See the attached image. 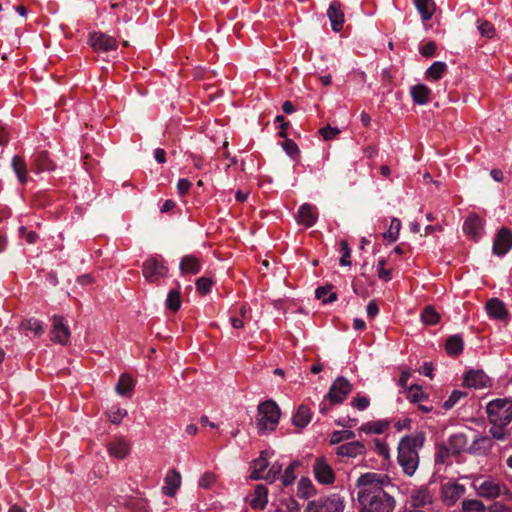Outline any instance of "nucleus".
<instances>
[{"mask_svg": "<svg viewBox=\"0 0 512 512\" xmlns=\"http://www.w3.org/2000/svg\"><path fill=\"white\" fill-rule=\"evenodd\" d=\"M340 252L342 254L340 258V265L341 266H350V256H351V249L348 246V243L346 240L340 241Z\"/></svg>", "mask_w": 512, "mask_h": 512, "instance_id": "obj_47", "label": "nucleus"}, {"mask_svg": "<svg viewBox=\"0 0 512 512\" xmlns=\"http://www.w3.org/2000/svg\"><path fill=\"white\" fill-rule=\"evenodd\" d=\"M343 510L344 503L342 499L334 494L308 502L304 512H342Z\"/></svg>", "mask_w": 512, "mask_h": 512, "instance_id": "obj_7", "label": "nucleus"}, {"mask_svg": "<svg viewBox=\"0 0 512 512\" xmlns=\"http://www.w3.org/2000/svg\"><path fill=\"white\" fill-rule=\"evenodd\" d=\"M315 296L323 304L332 303L337 300V294L332 291L331 286L318 287L315 291Z\"/></svg>", "mask_w": 512, "mask_h": 512, "instance_id": "obj_34", "label": "nucleus"}, {"mask_svg": "<svg viewBox=\"0 0 512 512\" xmlns=\"http://www.w3.org/2000/svg\"><path fill=\"white\" fill-rule=\"evenodd\" d=\"M245 320L241 317L231 316L230 323L234 329H241L244 327Z\"/></svg>", "mask_w": 512, "mask_h": 512, "instance_id": "obj_62", "label": "nucleus"}, {"mask_svg": "<svg viewBox=\"0 0 512 512\" xmlns=\"http://www.w3.org/2000/svg\"><path fill=\"white\" fill-rule=\"evenodd\" d=\"M282 148L290 157L294 158L299 154V148L297 144L290 139H287L282 143Z\"/></svg>", "mask_w": 512, "mask_h": 512, "instance_id": "obj_54", "label": "nucleus"}, {"mask_svg": "<svg viewBox=\"0 0 512 512\" xmlns=\"http://www.w3.org/2000/svg\"><path fill=\"white\" fill-rule=\"evenodd\" d=\"M316 494V490L311 482H299L297 487V496L302 499H308Z\"/></svg>", "mask_w": 512, "mask_h": 512, "instance_id": "obj_41", "label": "nucleus"}, {"mask_svg": "<svg viewBox=\"0 0 512 512\" xmlns=\"http://www.w3.org/2000/svg\"><path fill=\"white\" fill-rule=\"evenodd\" d=\"M446 70L447 64L445 62L436 61L426 70V79L430 81H438L443 77Z\"/></svg>", "mask_w": 512, "mask_h": 512, "instance_id": "obj_29", "label": "nucleus"}, {"mask_svg": "<svg viewBox=\"0 0 512 512\" xmlns=\"http://www.w3.org/2000/svg\"><path fill=\"white\" fill-rule=\"evenodd\" d=\"M134 388V381L133 379L127 375L122 374L118 380V383L116 385V391L119 395L125 396L128 393H130Z\"/></svg>", "mask_w": 512, "mask_h": 512, "instance_id": "obj_33", "label": "nucleus"}, {"mask_svg": "<svg viewBox=\"0 0 512 512\" xmlns=\"http://www.w3.org/2000/svg\"><path fill=\"white\" fill-rule=\"evenodd\" d=\"M393 488L391 482H359L358 500L363 506L362 512H392L395 500L385 489Z\"/></svg>", "mask_w": 512, "mask_h": 512, "instance_id": "obj_1", "label": "nucleus"}, {"mask_svg": "<svg viewBox=\"0 0 512 512\" xmlns=\"http://www.w3.org/2000/svg\"><path fill=\"white\" fill-rule=\"evenodd\" d=\"M485 309L490 318L496 320H506L508 318V311L505 304L498 298L488 300Z\"/></svg>", "mask_w": 512, "mask_h": 512, "instance_id": "obj_20", "label": "nucleus"}, {"mask_svg": "<svg viewBox=\"0 0 512 512\" xmlns=\"http://www.w3.org/2000/svg\"><path fill=\"white\" fill-rule=\"evenodd\" d=\"M246 501L253 509H264L268 502V489L262 484L256 485L254 492L246 497Z\"/></svg>", "mask_w": 512, "mask_h": 512, "instance_id": "obj_19", "label": "nucleus"}, {"mask_svg": "<svg viewBox=\"0 0 512 512\" xmlns=\"http://www.w3.org/2000/svg\"><path fill=\"white\" fill-rule=\"evenodd\" d=\"M311 420V413L308 407L301 405L293 416V424L299 428L307 426Z\"/></svg>", "mask_w": 512, "mask_h": 512, "instance_id": "obj_31", "label": "nucleus"}, {"mask_svg": "<svg viewBox=\"0 0 512 512\" xmlns=\"http://www.w3.org/2000/svg\"><path fill=\"white\" fill-rule=\"evenodd\" d=\"M493 447L492 439L485 434L477 433L468 447V453L476 456H485Z\"/></svg>", "mask_w": 512, "mask_h": 512, "instance_id": "obj_13", "label": "nucleus"}, {"mask_svg": "<svg viewBox=\"0 0 512 512\" xmlns=\"http://www.w3.org/2000/svg\"><path fill=\"white\" fill-rule=\"evenodd\" d=\"M475 489L479 496L485 498H496L502 494H508L506 487L495 482H480V485L475 486Z\"/></svg>", "mask_w": 512, "mask_h": 512, "instance_id": "obj_16", "label": "nucleus"}, {"mask_svg": "<svg viewBox=\"0 0 512 512\" xmlns=\"http://www.w3.org/2000/svg\"><path fill=\"white\" fill-rule=\"evenodd\" d=\"M280 408L273 400H267L258 405L256 418L257 428L265 434L274 431L280 419Z\"/></svg>", "mask_w": 512, "mask_h": 512, "instance_id": "obj_4", "label": "nucleus"}, {"mask_svg": "<svg viewBox=\"0 0 512 512\" xmlns=\"http://www.w3.org/2000/svg\"><path fill=\"white\" fill-rule=\"evenodd\" d=\"M201 270L199 260L192 255H186L181 259L180 271L182 274H197Z\"/></svg>", "mask_w": 512, "mask_h": 512, "instance_id": "obj_26", "label": "nucleus"}, {"mask_svg": "<svg viewBox=\"0 0 512 512\" xmlns=\"http://www.w3.org/2000/svg\"><path fill=\"white\" fill-rule=\"evenodd\" d=\"M410 95L414 103L426 105L430 101L431 90L424 84H417L410 88Z\"/></svg>", "mask_w": 512, "mask_h": 512, "instance_id": "obj_24", "label": "nucleus"}, {"mask_svg": "<svg viewBox=\"0 0 512 512\" xmlns=\"http://www.w3.org/2000/svg\"><path fill=\"white\" fill-rule=\"evenodd\" d=\"M421 318L425 324L434 325L439 321L440 316L432 307H426Z\"/></svg>", "mask_w": 512, "mask_h": 512, "instance_id": "obj_45", "label": "nucleus"}, {"mask_svg": "<svg viewBox=\"0 0 512 512\" xmlns=\"http://www.w3.org/2000/svg\"><path fill=\"white\" fill-rule=\"evenodd\" d=\"M89 43L97 52H107L117 47L116 39L102 32L90 34Z\"/></svg>", "mask_w": 512, "mask_h": 512, "instance_id": "obj_9", "label": "nucleus"}, {"mask_svg": "<svg viewBox=\"0 0 512 512\" xmlns=\"http://www.w3.org/2000/svg\"><path fill=\"white\" fill-rule=\"evenodd\" d=\"M400 229L401 221L398 218H393L391 220L388 231L384 233V238L388 239L391 242L396 241L399 237Z\"/></svg>", "mask_w": 512, "mask_h": 512, "instance_id": "obj_40", "label": "nucleus"}, {"mask_svg": "<svg viewBox=\"0 0 512 512\" xmlns=\"http://www.w3.org/2000/svg\"><path fill=\"white\" fill-rule=\"evenodd\" d=\"M127 415V411L120 407H112L108 412L109 420L114 424H119Z\"/></svg>", "mask_w": 512, "mask_h": 512, "instance_id": "obj_48", "label": "nucleus"}, {"mask_svg": "<svg viewBox=\"0 0 512 512\" xmlns=\"http://www.w3.org/2000/svg\"><path fill=\"white\" fill-rule=\"evenodd\" d=\"M411 377V373L409 371H403L399 378V385L403 388L408 386V381Z\"/></svg>", "mask_w": 512, "mask_h": 512, "instance_id": "obj_63", "label": "nucleus"}, {"mask_svg": "<svg viewBox=\"0 0 512 512\" xmlns=\"http://www.w3.org/2000/svg\"><path fill=\"white\" fill-rule=\"evenodd\" d=\"M297 222L305 227H312L318 219L317 208L309 203L302 204L297 212Z\"/></svg>", "mask_w": 512, "mask_h": 512, "instance_id": "obj_15", "label": "nucleus"}, {"mask_svg": "<svg viewBox=\"0 0 512 512\" xmlns=\"http://www.w3.org/2000/svg\"><path fill=\"white\" fill-rule=\"evenodd\" d=\"M302 466L301 462L293 461L290 465L285 469L284 474L282 476V480H295L297 478V474L295 470Z\"/></svg>", "mask_w": 512, "mask_h": 512, "instance_id": "obj_52", "label": "nucleus"}, {"mask_svg": "<svg viewBox=\"0 0 512 512\" xmlns=\"http://www.w3.org/2000/svg\"><path fill=\"white\" fill-rule=\"evenodd\" d=\"M339 133H340V130L337 127H332L330 125H327L320 129V134L324 140H332Z\"/></svg>", "mask_w": 512, "mask_h": 512, "instance_id": "obj_55", "label": "nucleus"}, {"mask_svg": "<svg viewBox=\"0 0 512 512\" xmlns=\"http://www.w3.org/2000/svg\"><path fill=\"white\" fill-rule=\"evenodd\" d=\"M366 451L365 445L360 441H351L339 445L336 448V454L339 457L356 458L363 455Z\"/></svg>", "mask_w": 512, "mask_h": 512, "instance_id": "obj_17", "label": "nucleus"}, {"mask_svg": "<svg viewBox=\"0 0 512 512\" xmlns=\"http://www.w3.org/2000/svg\"><path fill=\"white\" fill-rule=\"evenodd\" d=\"M366 311H367L368 316L373 318L378 314L379 308L374 301H371L368 303Z\"/></svg>", "mask_w": 512, "mask_h": 512, "instance_id": "obj_61", "label": "nucleus"}, {"mask_svg": "<svg viewBox=\"0 0 512 512\" xmlns=\"http://www.w3.org/2000/svg\"><path fill=\"white\" fill-rule=\"evenodd\" d=\"M507 425H492L489 432L493 439L506 440L510 436V432L506 429Z\"/></svg>", "mask_w": 512, "mask_h": 512, "instance_id": "obj_42", "label": "nucleus"}, {"mask_svg": "<svg viewBox=\"0 0 512 512\" xmlns=\"http://www.w3.org/2000/svg\"><path fill=\"white\" fill-rule=\"evenodd\" d=\"M476 27L480 35L484 38L491 39L495 36L496 30L492 23L484 19H478Z\"/></svg>", "mask_w": 512, "mask_h": 512, "instance_id": "obj_37", "label": "nucleus"}, {"mask_svg": "<svg viewBox=\"0 0 512 512\" xmlns=\"http://www.w3.org/2000/svg\"><path fill=\"white\" fill-rule=\"evenodd\" d=\"M355 434L350 430L334 431L330 438L331 444H339L343 440L353 439Z\"/></svg>", "mask_w": 512, "mask_h": 512, "instance_id": "obj_44", "label": "nucleus"}, {"mask_svg": "<svg viewBox=\"0 0 512 512\" xmlns=\"http://www.w3.org/2000/svg\"><path fill=\"white\" fill-rule=\"evenodd\" d=\"M446 351L449 355L455 356L462 352L463 350V340L458 335L450 336L445 345Z\"/></svg>", "mask_w": 512, "mask_h": 512, "instance_id": "obj_32", "label": "nucleus"}, {"mask_svg": "<svg viewBox=\"0 0 512 512\" xmlns=\"http://www.w3.org/2000/svg\"><path fill=\"white\" fill-rule=\"evenodd\" d=\"M512 248V233L502 228L497 233L493 243V253L499 257L506 255Z\"/></svg>", "mask_w": 512, "mask_h": 512, "instance_id": "obj_10", "label": "nucleus"}, {"mask_svg": "<svg viewBox=\"0 0 512 512\" xmlns=\"http://www.w3.org/2000/svg\"><path fill=\"white\" fill-rule=\"evenodd\" d=\"M419 372L427 377L432 378L433 377V367L431 363H424L420 369Z\"/></svg>", "mask_w": 512, "mask_h": 512, "instance_id": "obj_60", "label": "nucleus"}, {"mask_svg": "<svg viewBox=\"0 0 512 512\" xmlns=\"http://www.w3.org/2000/svg\"><path fill=\"white\" fill-rule=\"evenodd\" d=\"M422 442L423 438L419 435L406 436L401 439L398 445V463L408 477L413 476L418 468V449Z\"/></svg>", "mask_w": 512, "mask_h": 512, "instance_id": "obj_2", "label": "nucleus"}, {"mask_svg": "<svg viewBox=\"0 0 512 512\" xmlns=\"http://www.w3.org/2000/svg\"><path fill=\"white\" fill-rule=\"evenodd\" d=\"M11 165H12L13 171L15 172V174L18 178V181L21 184H25L28 180V175H27V168H26V163H25L24 159L19 156H14L12 159Z\"/></svg>", "mask_w": 512, "mask_h": 512, "instance_id": "obj_30", "label": "nucleus"}, {"mask_svg": "<svg viewBox=\"0 0 512 512\" xmlns=\"http://www.w3.org/2000/svg\"><path fill=\"white\" fill-rule=\"evenodd\" d=\"M70 338V330L64 324L63 318L60 316L53 317V325L51 330V340L55 343L65 345Z\"/></svg>", "mask_w": 512, "mask_h": 512, "instance_id": "obj_14", "label": "nucleus"}, {"mask_svg": "<svg viewBox=\"0 0 512 512\" xmlns=\"http://www.w3.org/2000/svg\"><path fill=\"white\" fill-rule=\"evenodd\" d=\"M407 398L412 403H421V402H423L424 400L427 399V396L422 391L421 387H419L418 385H411L408 388Z\"/></svg>", "mask_w": 512, "mask_h": 512, "instance_id": "obj_39", "label": "nucleus"}, {"mask_svg": "<svg viewBox=\"0 0 512 512\" xmlns=\"http://www.w3.org/2000/svg\"><path fill=\"white\" fill-rule=\"evenodd\" d=\"M414 4L423 22H426L432 18L436 9L433 0H414Z\"/></svg>", "mask_w": 512, "mask_h": 512, "instance_id": "obj_27", "label": "nucleus"}, {"mask_svg": "<svg viewBox=\"0 0 512 512\" xmlns=\"http://www.w3.org/2000/svg\"><path fill=\"white\" fill-rule=\"evenodd\" d=\"M447 446L453 455H458L461 452H468V440L465 434L455 433L451 435L447 441Z\"/></svg>", "mask_w": 512, "mask_h": 512, "instance_id": "obj_23", "label": "nucleus"}, {"mask_svg": "<svg viewBox=\"0 0 512 512\" xmlns=\"http://www.w3.org/2000/svg\"><path fill=\"white\" fill-rule=\"evenodd\" d=\"M463 383L469 388L483 389L491 386V379L482 370H470L465 373Z\"/></svg>", "mask_w": 512, "mask_h": 512, "instance_id": "obj_12", "label": "nucleus"}, {"mask_svg": "<svg viewBox=\"0 0 512 512\" xmlns=\"http://www.w3.org/2000/svg\"><path fill=\"white\" fill-rule=\"evenodd\" d=\"M20 328L22 330L31 331L35 336H39L44 332L43 323L38 319H27L21 322Z\"/></svg>", "mask_w": 512, "mask_h": 512, "instance_id": "obj_36", "label": "nucleus"}, {"mask_svg": "<svg viewBox=\"0 0 512 512\" xmlns=\"http://www.w3.org/2000/svg\"><path fill=\"white\" fill-rule=\"evenodd\" d=\"M462 507L465 512H484V505L478 500H465Z\"/></svg>", "mask_w": 512, "mask_h": 512, "instance_id": "obj_49", "label": "nucleus"}, {"mask_svg": "<svg viewBox=\"0 0 512 512\" xmlns=\"http://www.w3.org/2000/svg\"><path fill=\"white\" fill-rule=\"evenodd\" d=\"M181 482H168L165 486L162 487V492L165 495H168L170 497H174L177 490L180 487Z\"/></svg>", "mask_w": 512, "mask_h": 512, "instance_id": "obj_57", "label": "nucleus"}, {"mask_svg": "<svg viewBox=\"0 0 512 512\" xmlns=\"http://www.w3.org/2000/svg\"><path fill=\"white\" fill-rule=\"evenodd\" d=\"M436 44L434 42H428L420 47V53L423 56L430 57L436 52Z\"/></svg>", "mask_w": 512, "mask_h": 512, "instance_id": "obj_58", "label": "nucleus"}, {"mask_svg": "<svg viewBox=\"0 0 512 512\" xmlns=\"http://www.w3.org/2000/svg\"><path fill=\"white\" fill-rule=\"evenodd\" d=\"M389 427V422L386 420L369 421L359 427V431L366 434H382Z\"/></svg>", "mask_w": 512, "mask_h": 512, "instance_id": "obj_28", "label": "nucleus"}, {"mask_svg": "<svg viewBox=\"0 0 512 512\" xmlns=\"http://www.w3.org/2000/svg\"><path fill=\"white\" fill-rule=\"evenodd\" d=\"M488 420L491 425H508L512 422V400L495 399L486 407Z\"/></svg>", "mask_w": 512, "mask_h": 512, "instance_id": "obj_5", "label": "nucleus"}, {"mask_svg": "<svg viewBox=\"0 0 512 512\" xmlns=\"http://www.w3.org/2000/svg\"><path fill=\"white\" fill-rule=\"evenodd\" d=\"M327 16L331 22V27L334 32H339L343 28L344 13L341 10V5L337 1H333L327 11Z\"/></svg>", "mask_w": 512, "mask_h": 512, "instance_id": "obj_21", "label": "nucleus"}, {"mask_svg": "<svg viewBox=\"0 0 512 512\" xmlns=\"http://www.w3.org/2000/svg\"><path fill=\"white\" fill-rule=\"evenodd\" d=\"M464 486L459 485L457 482H448L442 490L443 501L451 506L459 500L464 494Z\"/></svg>", "mask_w": 512, "mask_h": 512, "instance_id": "obj_18", "label": "nucleus"}, {"mask_svg": "<svg viewBox=\"0 0 512 512\" xmlns=\"http://www.w3.org/2000/svg\"><path fill=\"white\" fill-rule=\"evenodd\" d=\"M386 260L380 258L377 263V275L383 281H390L392 278L391 271L385 268Z\"/></svg>", "mask_w": 512, "mask_h": 512, "instance_id": "obj_50", "label": "nucleus"}, {"mask_svg": "<svg viewBox=\"0 0 512 512\" xmlns=\"http://www.w3.org/2000/svg\"><path fill=\"white\" fill-rule=\"evenodd\" d=\"M464 396H466L465 392H462V391H459V390L452 391V393L449 395L448 399L444 401L443 408L445 410H450Z\"/></svg>", "mask_w": 512, "mask_h": 512, "instance_id": "obj_46", "label": "nucleus"}, {"mask_svg": "<svg viewBox=\"0 0 512 512\" xmlns=\"http://www.w3.org/2000/svg\"><path fill=\"white\" fill-rule=\"evenodd\" d=\"M165 151L161 148H157L154 151V158L158 163H164L165 162Z\"/></svg>", "mask_w": 512, "mask_h": 512, "instance_id": "obj_64", "label": "nucleus"}, {"mask_svg": "<svg viewBox=\"0 0 512 512\" xmlns=\"http://www.w3.org/2000/svg\"><path fill=\"white\" fill-rule=\"evenodd\" d=\"M351 405L359 410V411H363L365 409H367L370 405V398L367 397V396H364V395H357L356 397L353 398L352 402H351Z\"/></svg>", "mask_w": 512, "mask_h": 512, "instance_id": "obj_51", "label": "nucleus"}, {"mask_svg": "<svg viewBox=\"0 0 512 512\" xmlns=\"http://www.w3.org/2000/svg\"><path fill=\"white\" fill-rule=\"evenodd\" d=\"M412 506L418 508L432 502V496L424 489L416 490L411 495Z\"/></svg>", "mask_w": 512, "mask_h": 512, "instance_id": "obj_35", "label": "nucleus"}, {"mask_svg": "<svg viewBox=\"0 0 512 512\" xmlns=\"http://www.w3.org/2000/svg\"><path fill=\"white\" fill-rule=\"evenodd\" d=\"M19 231L21 233V236L26 240L27 243L32 244L35 243L37 239V234L33 231H27V229L24 226H21L19 228Z\"/></svg>", "mask_w": 512, "mask_h": 512, "instance_id": "obj_59", "label": "nucleus"}, {"mask_svg": "<svg viewBox=\"0 0 512 512\" xmlns=\"http://www.w3.org/2000/svg\"><path fill=\"white\" fill-rule=\"evenodd\" d=\"M314 474L316 480H333L334 472L324 458H318L314 463Z\"/></svg>", "mask_w": 512, "mask_h": 512, "instance_id": "obj_25", "label": "nucleus"}, {"mask_svg": "<svg viewBox=\"0 0 512 512\" xmlns=\"http://www.w3.org/2000/svg\"><path fill=\"white\" fill-rule=\"evenodd\" d=\"M351 391V383L344 377H338L332 383L327 397L331 403L340 404L346 399L347 395Z\"/></svg>", "mask_w": 512, "mask_h": 512, "instance_id": "obj_8", "label": "nucleus"}, {"mask_svg": "<svg viewBox=\"0 0 512 512\" xmlns=\"http://www.w3.org/2000/svg\"><path fill=\"white\" fill-rule=\"evenodd\" d=\"M483 230V222L480 217L475 214L469 215L464 224L463 231L465 234L477 239L481 236Z\"/></svg>", "mask_w": 512, "mask_h": 512, "instance_id": "obj_22", "label": "nucleus"}, {"mask_svg": "<svg viewBox=\"0 0 512 512\" xmlns=\"http://www.w3.org/2000/svg\"><path fill=\"white\" fill-rule=\"evenodd\" d=\"M165 305L167 309L177 311L181 306V294L179 289L171 290L166 298Z\"/></svg>", "mask_w": 512, "mask_h": 512, "instance_id": "obj_38", "label": "nucleus"}, {"mask_svg": "<svg viewBox=\"0 0 512 512\" xmlns=\"http://www.w3.org/2000/svg\"><path fill=\"white\" fill-rule=\"evenodd\" d=\"M450 454L452 453L447 445L439 447L435 458V463L439 470L441 465L448 463Z\"/></svg>", "mask_w": 512, "mask_h": 512, "instance_id": "obj_43", "label": "nucleus"}, {"mask_svg": "<svg viewBox=\"0 0 512 512\" xmlns=\"http://www.w3.org/2000/svg\"><path fill=\"white\" fill-rule=\"evenodd\" d=\"M191 186H192V183L188 179H186V178L179 179V181L177 183V191H178L179 195H181V196L186 195L189 192Z\"/></svg>", "mask_w": 512, "mask_h": 512, "instance_id": "obj_56", "label": "nucleus"}, {"mask_svg": "<svg viewBox=\"0 0 512 512\" xmlns=\"http://www.w3.org/2000/svg\"><path fill=\"white\" fill-rule=\"evenodd\" d=\"M273 452L261 451L259 457L251 462L250 480H276L282 472L283 465L279 461L270 463Z\"/></svg>", "mask_w": 512, "mask_h": 512, "instance_id": "obj_3", "label": "nucleus"}, {"mask_svg": "<svg viewBox=\"0 0 512 512\" xmlns=\"http://www.w3.org/2000/svg\"><path fill=\"white\" fill-rule=\"evenodd\" d=\"M109 456L116 459H125L131 451L130 442L124 437H115L107 444Z\"/></svg>", "mask_w": 512, "mask_h": 512, "instance_id": "obj_11", "label": "nucleus"}, {"mask_svg": "<svg viewBox=\"0 0 512 512\" xmlns=\"http://www.w3.org/2000/svg\"><path fill=\"white\" fill-rule=\"evenodd\" d=\"M142 273L144 278L151 283L166 277L168 268L161 257H149L143 262Z\"/></svg>", "mask_w": 512, "mask_h": 512, "instance_id": "obj_6", "label": "nucleus"}, {"mask_svg": "<svg viewBox=\"0 0 512 512\" xmlns=\"http://www.w3.org/2000/svg\"><path fill=\"white\" fill-rule=\"evenodd\" d=\"M213 285L212 279L208 277H201L196 281V289L201 294H206L210 291Z\"/></svg>", "mask_w": 512, "mask_h": 512, "instance_id": "obj_53", "label": "nucleus"}]
</instances>
